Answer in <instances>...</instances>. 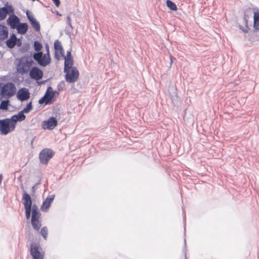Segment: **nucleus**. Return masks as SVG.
I'll use <instances>...</instances> for the list:
<instances>
[{
  "label": "nucleus",
  "instance_id": "nucleus-1",
  "mask_svg": "<svg viewBox=\"0 0 259 259\" xmlns=\"http://www.w3.org/2000/svg\"><path fill=\"white\" fill-rule=\"evenodd\" d=\"M1 95L4 98L9 99L13 96L16 93V88L12 82H8L4 84L0 83Z\"/></svg>",
  "mask_w": 259,
  "mask_h": 259
},
{
  "label": "nucleus",
  "instance_id": "nucleus-2",
  "mask_svg": "<svg viewBox=\"0 0 259 259\" xmlns=\"http://www.w3.org/2000/svg\"><path fill=\"white\" fill-rule=\"evenodd\" d=\"M33 48L36 52H30L29 57H32L39 65L40 59L43 57V52L41 51L43 46L39 41L35 40L33 43Z\"/></svg>",
  "mask_w": 259,
  "mask_h": 259
},
{
  "label": "nucleus",
  "instance_id": "nucleus-3",
  "mask_svg": "<svg viewBox=\"0 0 259 259\" xmlns=\"http://www.w3.org/2000/svg\"><path fill=\"white\" fill-rule=\"evenodd\" d=\"M14 129L15 127L13 126V123L10 118L0 119V132L2 135H7Z\"/></svg>",
  "mask_w": 259,
  "mask_h": 259
},
{
  "label": "nucleus",
  "instance_id": "nucleus-4",
  "mask_svg": "<svg viewBox=\"0 0 259 259\" xmlns=\"http://www.w3.org/2000/svg\"><path fill=\"white\" fill-rule=\"evenodd\" d=\"M55 92L51 87H49L45 95L38 100L39 104L50 105L54 101Z\"/></svg>",
  "mask_w": 259,
  "mask_h": 259
},
{
  "label": "nucleus",
  "instance_id": "nucleus-5",
  "mask_svg": "<svg viewBox=\"0 0 259 259\" xmlns=\"http://www.w3.org/2000/svg\"><path fill=\"white\" fill-rule=\"evenodd\" d=\"M55 152L52 149L45 148L42 150L39 154V159L41 164L47 165L49 160L54 155Z\"/></svg>",
  "mask_w": 259,
  "mask_h": 259
},
{
  "label": "nucleus",
  "instance_id": "nucleus-6",
  "mask_svg": "<svg viewBox=\"0 0 259 259\" xmlns=\"http://www.w3.org/2000/svg\"><path fill=\"white\" fill-rule=\"evenodd\" d=\"M64 72L65 73V79L69 83L75 82L78 79L79 73L76 67H73L72 69Z\"/></svg>",
  "mask_w": 259,
  "mask_h": 259
},
{
  "label": "nucleus",
  "instance_id": "nucleus-7",
  "mask_svg": "<svg viewBox=\"0 0 259 259\" xmlns=\"http://www.w3.org/2000/svg\"><path fill=\"white\" fill-rule=\"evenodd\" d=\"M31 68L28 64L27 58L23 57L21 58L16 67L17 71L22 75L29 72Z\"/></svg>",
  "mask_w": 259,
  "mask_h": 259
},
{
  "label": "nucleus",
  "instance_id": "nucleus-8",
  "mask_svg": "<svg viewBox=\"0 0 259 259\" xmlns=\"http://www.w3.org/2000/svg\"><path fill=\"white\" fill-rule=\"evenodd\" d=\"M40 246L38 243L32 242L30 244V252L33 259H44V255L39 250Z\"/></svg>",
  "mask_w": 259,
  "mask_h": 259
},
{
  "label": "nucleus",
  "instance_id": "nucleus-9",
  "mask_svg": "<svg viewBox=\"0 0 259 259\" xmlns=\"http://www.w3.org/2000/svg\"><path fill=\"white\" fill-rule=\"evenodd\" d=\"M22 200L23 201V205H27L28 208H30L31 211L39 209L36 204H32V200L30 195L26 193L25 191H24Z\"/></svg>",
  "mask_w": 259,
  "mask_h": 259
},
{
  "label": "nucleus",
  "instance_id": "nucleus-10",
  "mask_svg": "<svg viewBox=\"0 0 259 259\" xmlns=\"http://www.w3.org/2000/svg\"><path fill=\"white\" fill-rule=\"evenodd\" d=\"M30 77L35 80L38 81L42 78L44 73L43 71L36 66L32 67L29 72Z\"/></svg>",
  "mask_w": 259,
  "mask_h": 259
},
{
  "label": "nucleus",
  "instance_id": "nucleus-11",
  "mask_svg": "<svg viewBox=\"0 0 259 259\" xmlns=\"http://www.w3.org/2000/svg\"><path fill=\"white\" fill-rule=\"evenodd\" d=\"M58 121L56 117H51L42 123V128L45 130H52L57 125Z\"/></svg>",
  "mask_w": 259,
  "mask_h": 259
},
{
  "label": "nucleus",
  "instance_id": "nucleus-12",
  "mask_svg": "<svg viewBox=\"0 0 259 259\" xmlns=\"http://www.w3.org/2000/svg\"><path fill=\"white\" fill-rule=\"evenodd\" d=\"M46 49L47 53L45 54L43 53V57L40 58V62L39 65L40 66L46 67L48 65H49L51 61V59L50 57V52H49V45L47 44H46Z\"/></svg>",
  "mask_w": 259,
  "mask_h": 259
},
{
  "label": "nucleus",
  "instance_id": "nucleus-13",
  "mask_svg": "<svg viewBox=\"0 0 259 259\" xmlns=\"http://www.w3.org/2000/svg\"><path fill=\"white\" fill-rule=\"evenodd\" d=\"M26 14L27 18L31 25V26L36 31H39L40 30V26L39 22L36 20L32 14H30V12L28 10H27Z\"/></svg>",
  "mask_w": 259,
  "mask_h": 259
},
{
  "label": "nucleus",
  "instance_id": "nucleus-14",
  "mask_svg": "<svg viewBox=\"0 0 259 259\" xmlns=\"http://www.w3.org/2000/svg\"><path fill=\"white\" fill-rule=\"evenodd\" d=\"M17 98L21 102L28 100L30 98V93L28 89L25 88L19 89L17 94Z\"/></svg>",
  "mask_w": 259,
  "mask_h": 259
},
{
  "label": "nucleus",
  "instance_id": "nucleus-15",
  "mask_svg": "<svg viewBox=\"0 0 259 259\" xmlns=\"http://www.w3.org/2000/svg\"><path fill=\"white\" fill-rule=\"evenodd\" d=\"M7 23L12 29H16L20 23V19L15 14L10 15L7 20Z\"/></svg>",
  "mask_w": 259,
  "mask_h": 259
},
{
  "label": "nucleus",
  "instance_id": "nucleus-16",
  "mask_svg": "<svg viewBox=\"0 0 259 259\" xmlns=\"http://www.w3.org/2000/svg\"><path fill=\"white\" fill-rule=\"evenodd\" d=\"M54 198V194L49 195L43 201L42 204L40 207L41 210L44 212L47 211Z\"/></svg>",
  "mask_w": 259,
  "mask_h": 259
},
{
  "label": "nucleus",
  "instance_id": "nucleus-17",
  "mask_svg": "<svg viewBox=\"0 0 259 259\" xmlns=\"http://www.w3.org/2000/svg\"><path fill=\"white\" fill-rule=\"evenodd\" d=\"M54 49L55 50V57L58 60H60V55L59 53L62 56H64V51L62 47L61 42L58 40H56L54 42Z\"/></svg>",
  "mask_w": 259,
  "mask_h": 259
},
{
  "label": "nucleus",
  "instance_id": "nucleus-18",
  "mask_svg": "<svg viewBox=\"0 0 259 259\" xmlns=\"http://www.w3.org/2000/svg\"><path fill=\"white\" fill-rule=\"evenodd\" d=\"M26 118V116L23 111L18 112L17 114H15L11 116L10 118L11 120L13 123V126L15 127L17 122H21L24 120Z\"/></svg>",
  "mask_w": 259,
  "mask_h": 259
},
{
  "label": "nucleus",
  "instance_id": "nucleus-19",
  "mask_svg": "<svg viewBox=\"0 0 259 259\" xmlns=\"http://www.w3.org/2000/svg\"><path fill=\"white\" fill-rule=\"evenodd\" d=\"M244 37L251 44L255 41H259V36L257 35V31L255 30L249 32L247 35H245Z\"/></svg>",
  "mask_w": 259,
  "mask_h": 259
},
{
  "label": "nucleus",
  "instance_id": "nucleus-20",
  "mask_svg": "<svg viewBox=\"0 0 259 259\" xmlns=\"http://www.w3.org/2000/svg\"><path fill=\"white\" fill-rule=\"evenodd\" d=\"M16 29L17 30L18 33L23 35L27 32L28 25L26 23H21L20 22Z\"/></svg>",
  "mask_w": 259,
  "mask_h": 259
},
{
  "label": "nucleus",
  "instance_id": "nucleus-21",
  "mask_svg": "<svg viewBox=\"0 0 259 259\" xmlns=\"http://www.w3.org/2000/svg\"><path fill=\"white\" fill-rule=\"evenodd\" d=\"M8 28L4 25L0 24V42L8 37Z\"/></svg>",
  "mask_w": 259,
  "mask_h": 259
},
{
  "label": "nucleus",
  "instance_id": "nucleus-22",
  "mask_svg": "<svg viewBox=\"0 0 259 259\" xmlns=\"http://www.w3.org/2000/svg\"><path fill=\"white\" fill-rule=\"evenodd\" d=\"M17 36L15 34L12 33L10 35V38L6 41L7 46L10 49H13L16 46Z\"/></svg>",
  "mask_w": 259,
  "mask_h": 259
},
{
  "label": "nucleus",
  "instance_id": "nucleus-23",
  "mask_svg": "<svg viewBox=\"0 0 259 259\" xmlns=\"http://www.w3.org/2000/svg\"><path fill=\"white\" fill-rule=\"evenodd\" d=\"M253 28L255 30L259 31V12L254 11L253 13Z\"/></svg>",
  "mask_w": 259,
  "mask_h": 259
},
{
  "label": "nucleus",
  "instance_id": "nucleus-24",
  "mask_svg": "<svg viewBox=\"0 0 259 259\" xmlns=\"http://www.w3.org/2000/svg\"><path fill=\"white\" fill-rule=\"evenodd\" d=\"M73 59H64V72H66L67 70L72 69L73 67Z\"/></svg>",
  "mask_w": 259,
  "mask_h": 259
},
{
  "label": "nucleus",
  "instance_id": "nucleus-25",
  "mask_svg": "<svg viewBox=\"0 0 259 259\" xmlns=\"http://www.w3.org/2000/svg\"><path fill=\"white\" fill-rule=\"evenodd\" d=\"M31 223L32 226L34 230L38 231L40 229L41 224L39 221V219H31Z\"/></svg>",
  "mask_w": 259,
  "mask_h": 259
},
{
  "label": "nucleus",
  "instance_id": "nucleus-26",
  "mask_svg": "<svg viewBox=\"0 0 259 259\" xmlns=\"http://www.w3.org/2000/svg\"><path fill=\"white\" fill-rule=\"evenodd\" d=\"M177 89H174V92L172 93H169L170 97L171 100L172 102L175 104V102H178L179 100V98L178 96L177 93L176 92Z\"/></svg>",
  "mask_w": 259,
  "mask_h": 259
},
{
  "label": "nucleus",
  "instance_id": "nucleus-27",
  "mask_svg": "<svg viewBox=\"0 0 259 259\" xmlns=\"http://www.w3.org/2000/svg\"><path fill=\"white\" fill-rule=\"evenodd\" d=\"M3 8L5 9V12H7V15L8 14L10 15L14 14L15 10L12 5H9L7 4Z\"/></svg>",
  "mask_w": 259,
  "mask_h": 259
},
{
  "label": "nucleus",
  "instance_id": "nucleus-28",
  "mask_svg": "<svg viewBox=\"0 0 259 259\" xmlns=\"http://www.w3.org/2000/svg\"><path fill=\"white\" fill-rule=\"evenodd\" d=\"M167 7L172 11H177L178 10L177 7L175 3L170 0H167L166 2Z\"/></svg>",
  "mask_w": 259,
  "mask_h": 259
},
{
  "label": "nucleus",
  "instance_id": "nucleus-29",
  "mask_svg": "<svg viewBox=\"0 0 259 259\" xmlns=\"http://www.w3.org/2000/svg\"><path fill=\"white\" fill-rule=\"evenodd\" d=\"M9 105V101L8 100L2 101L0 104V109L7 110Z\"/></svg>",
  "mask_w": 259,
  "mask_h": 259
},
{
  "label": "nucleus",
  "instance_id": "nucleus-30",
  "mask_svg": "<svg viewBox=\"0 0 259 259\" xmlns=\"http://www.w3.org/2000/svg\"><path fill=\"white\" fill-rule=\"evenodd\" d=\"M31 214V219H39L41 216V213L39 209L32 211Z\"/></svg>",
  "mask_w": 259,
  "mask_h": 259
},
{
  "label": "nucleus",
  "instance_id": "nucleus-31",
  "mask_svg": "<svg viewBox=\"0 0 259 259\" xmlns=\"http://www.w3.org/2000/svg\"><path fill=\"white\" fill-rule=\"evenodd\" d=\"M24 208L25 209V217L28 220L31 217V211L30 210V208H28V207L27 206V205H24Z\"/></svg>",
  "mask_w": 259,
  "mask_h": 259
},
{
  "label": "nucleus",
  "instance_id": "nucleus-32",
  "mask_svg": "<svg viewBox=\"0 0 259 259\" xmlns=\"http://www.w3.org/2000/svg\"><path fill=\"white\" fill-rule=\"evenodd\" d=\"M32 109V102H30L29 103H27L26 105V106L23 108L22 110L23 112L24 113H29L31 110Z\"/></svg>",
  "mask_w": 259,
  "mask_h": 259
},
{
  "label": "nucleus",
  "instance_id": "nucleus-33",
  "mask_svg": "<svg viewBox=\"0 0 259 259\" xmlns=\"http://www.w3.org/2000/svg\"><path fill=\"white\" fill-rule=\"evenodd\" d=\"M40 234L46 240L48 235V228L47 227H43L40 230Z\"/></svg>",
  "mask_w": 259,
  "mask_h": 259
},
{
  "label": "nucleus",
  "instance_id": "nucleus-34",
  "mask_svg": "<svg viewBox=\"0 0 259 259\" xmlns=\"http://www.w3.org/2000/svg\"><path fill=\"white\" fill-rule=\"evenodd\" d=\"M5 10L3 7L0 8V20L5 19L7 16Z\"/></svg>",
  "mask_w": 259,
  "mask_h": 259
},
{
  "label": "nucleus",
  "instance_id": "nucleus-35",
  "mask_svg": "<svg viewBox=\"0 0 259 259\" xmlns=\"http://www.w3.org/2000/svg\"><path fill=\"white\" fill-rule=\"evenodd\" d=\"M30 49V45L28 43H25L23 44L22 47L20 49L22 53H25L27 52Z\"/></svg>",
  "mask_w": 259,
  "mask_h": 259
},
{
  "label": "nucleus",
  "instance_id": "nucleus-36",
  "mask_svg": "<svg viewBox=\"0 0 259 259\" xmlns=\"http://www.w3.org/2000/svg\"><path fill=\"white\" fill-rule=\"evenodd\" d=\"M65 87V84L64 81H61L58 83L57 90L59 92L62 91Z\"/></svg>",
  "mask_w": 259,
  "mask_h": 259
},
{
  "label": "nucleus",
  "instance_id": "nucleus-37",
  "mask_svg": "<svg viewBox=\"0 0 259 259\" xmlns=\"http://www.w3.org/2000/svg\"><path fill=\"white\" fill-rule=\"evenodd\" d=\"M24 57L27 58V60L28 61V64L29 65V66H30V68H31L32 65L34 63L33 60L31 59L32 57H29V54L26 56H24Z\"/></svg>",
  "mask_w": 259,
  "mask_h": 259
},
{
  "label": "nucleus",
  "instance_id": "nucleus-38",
  "mask_svg": "<svg viewBox=\"0 0 259 259\" xmlns=\"http://www.w3.org/2000/svg\"><path fill=\"white\" fill-rule=\"evenodd\" d=\"M251 8H248L247 9H245V10L244 11V17L243 18H245L246 19H248L249 18V15H250V14H249V13L251 11Z\"/></svg>",
  "mask_w": 259,
  "mask_h": 259
},
{
  "label": "nucleus",
  "instance_id": "nucleus-39",
  "mask_svg": "<svg viewBox=\"0 0 259 259\" xmlns=\"http://www.w3.org/2000/svg\"><path fill=\"white\" fill-rule=\"evenodd\" d=\"M239 28L244 33H248L249 28L248 25L243 27L241 25H239Z\"/></svg>",
  "mask_w": 259,
  "mask_h": 259
},
{
  "label": "nucleus",
  "instance_id": "nucleus-40",
  "mask_svg": "<svg viewBox=\"0 0 259 259\" xmlns=\"http://www.w3.org/2000/svg\"><path fill=\"white\" fill-rule=\"evenodd\" d=\"M64 59H73L72 55H71V49H70L69 50L67 51L66 56H64Z\"/></svg>",
  "mask_w": 259,
  "mask_h": 259
},
{
  "label": "nucleus",
  "instance_id": "nucleus-41",
  "mask_svg": "<svg viewBox=\"0 0 259 259\" xmlns=\"http://www.w3.org/2000/svg\"><path fill=\"white\" fill-rule=\"evenodd\" d=\"M39 184H40V181L32 187L31 189V192L32 195L35 193L36 187L37 185H39Z\"/></svg>",
  "mask_w": 259,
  "mask_h": 259
},
{
  "label": "nucleus",
  "instance_id": "nucleus-42",
  "mask_svg": "<svg viewBox=\"0 0 259 259\" xmlns=\"http://www.w3.org/2000/svg\"><path fill=\"white\" fill-rule=\"evenodd\" d=\"M71 18L70 16H68L67 17V24L70 27L71 29H73V27L71 24Z\"/></svg>",
  "mask_w": 259,
  "mask_h": 259
},
{
  "label": "nucleus",
  "instance_id": "nucleus-43",
  "mask_svg": "<svg viewBox=\"0 0 259 259\" xmlns=\"http://www.w3.org/2000/svg\"><path fill=\"white\" fill-rule=\"evenodd\" d=\"M21 45L22 42L21 39L17 37V40H16V45L18 47H20Z\"/></svg>",
  "mask_w": 259,
  "mask_h": 259
},
{
  "label": "nucleus",
  "instance_id": "nucleus-44",
  "mask_svg": "<svg viewBox=\"0 0 259 259\" xmlns=\"http://www.w3.org/2000/svg\"><path fill=\"white\" fill-rule=\"evenodd\" d=\"M55 6L58 7L60 5V0H52Z\"/></svg>",
  "mask_w": 259,
  "mask_h": 259
},
{
  "label": "nucleus",
  "instance_id": "nucleus-45",
  "mask_svg": "<svg viewBox=\"0 0 259 259\" xmlns=\"http://www.w3.org/2000/svg\"><path fill=\"white\" fill-rule=\"evenodd\" d=\"M243 22L245 26L248 25V19L246 17L243 18Z\"/></svg>",
  "mask_w": 259,
  "mask_h": 259
},
{
  "label": "nucleus",
  "instance_id": "nucleus-46",
  "mask_svg": "<svg viewBox=\"0 0 259 259\" xmlns=\"http://www.w3.org/2000/svg\"><path fill=\"white\" fill-rule=\"evenodd\" d=\"M35 138V137H34L32 139V140H31V147H33V141H34V140Z\"/></svg>",
  "mask_w": 259,
  "mask_h": 259
},
{
  "label": "nucleus",
  "instance_id": "nucleus-47",
  "mask_svg": "<svg viewBox=\"0 0 259 259\" xmlns=\"http://www.w3.org/2000/svg\"><path fill=\"white\" fill-rule=\"evenodd\" d=\"M21 187V189L22 190V191H23V193H24V191H25V190H24V187H23V184H21V187Z\"/></svg>",
  "mask_w": 259,
  "mask_h": 259
},
{
  "label": "nucleus",
  "instance_id": "nucleus-48",
  "mask_svg": "<svg viewBox=\"0 0 259 259\" xmlns=\"http://www.w3.org/2000/svg\"><path fill=\"white\" fill-rule=\"evenodd\" d=\"M65 33L66 34L69 35V36L70 35V32L69 31L66 30Z\"/></svg>",
  "mask_w": 259,
  "mask_h": 259
},
{
  "label": "nucleus",
  "instance_id": "nucleus-49",
  "mask_svg": "<svg viewBox=\"0 0 259 259\" xmlns=\"http://www.w3.org/2000/svg\"><path fill=\"white\" fill-rule=\"evenodd\" d=\"M2 178H3V176L2 174H0V184H1L2 183Z\"/></svg>",
  "mask_w": 259,
  "mask_h": 259
},
{
  "label": "nucleus",
  "instance_id": "nucleus-50",
  "mask_svg": "<svg viewBox=\"0 0 259 259\" xmlns=\"http://www.w3.org/2000/svg\"><path fill=\"white\" fill-rule=\"evenodd\" d=\"M44 82H45V81H39V82H37V83H38V84H41L43 83Z\"/></svg>",
  "mask_w": 259,
  "mask_h": 259
},
{
  "label": "nucleus",
  "instance_id": "nucleus-51",
  "mask_svg": "<svg viewBox=\"0 0 259 259\" xmlns=\"http://www.w3.org/2000/svg\"><path fill=\"white\" fill-rule=\"evenodd\" d=\"M57 15H59V16H61V14L60 13H59L58 12H57Z\"/></svg>",
  "mask_w": 259,
  "mask_h": 259
},
{
  "label": "nucleus",
  "instance_id": "nucleus-52",
  "mask_svg": "<svg viewBox=\"0 0 259 259\" xmlns=\"http://www.w3.org/2000/svg\"><path fill=\"white\" fill-rule=\"evenodd\" d=\"M170 63L171 64L172 63V59H171V57H170Z\"/></svg>",
  "mask_w": 259,
  "mask_h": 259
},
{
  "label": "nucleus",
  "instance_id": "nucleus-53",
  "mask_svg": "<svg viewBox=\"0 0 259 259\" xmlns=\"http://www.w3.org/2000/svg\"><path fill=\"white\" fill-rule=\"evenodd\" d=\"M253 10H256V8H253Z\"/></svg>",
  "mask_w": 259,
  "mask_h": 259
}]
</instances>
